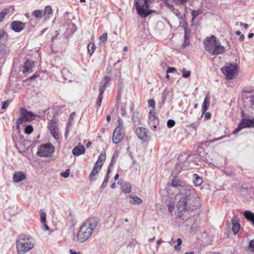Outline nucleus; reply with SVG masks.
I'll list each match as a JSON object with an SVG mask.
<instances>
[{
  "label": "nucleus",
  "instance_id": "774afa93",
  "mask_svg": "<svg viewBox=\"0 0 254 254\" xmlns=\"http://www.w3.org/2000/svg\"><path fill=\"white\" fill-rule=\"evenodd\" d=\"M43 226H44V227L45 228V230H49V227L48 226V225L47 224L46 222H44V223H42Z\"/></svg>",
  "mask_w": 254,
  "mask_h": 254
},
{
  "label": "nucleus",
  "instance_id": "9d476101",
  "mask_svg": "<svg viewBox=\"0 0 254 254\" xmlns=\"http://www.w3.org/2000/svg\"><path fill=\"white\" fill-rule=\"evenodd\" d=\"M25 27V23L19 21H14L10 24V28L15 32H20Z\"/></svg>",
  "mask_w": 254,
  "mask_h": 254
},
{
  "label": "nucleus",
  "instance_id": "b1692460",
  "mask_svg": "<svg viewBox=\"0 0 254 254\" xmlns=\"http://www.w3.org/2000/svg\"><path fill=\"white\" fill-rule=\"evenodd\" d=\"M9 50L7 48L5 44H0V55L1 56H5L9 54Z\"/></svg>",
  "mask_w": 254,
  "mask_h": 254
},
{
  "label": "nucleus",
  "instance_id": "69168bd1",
  "mask_svg": "<svg viewBox=\"0 0 254 254\" xmlns=\"http://www.w3.org/2000/svg\"><path fill=\"white\" fill-rule=\"evenodd\" d=\"M240 26L244 27L245 28H246V29H247L249 27L248 24H247L246 23H242V22L240 23Z\"/></svg>",
  "mask_w": 254,
  "mask_h": 254
},
{
  "label": "nucleus",
  "instance_id": "a18cd8bd",
  "mask_svg": "<svg viewBox=\"0 0 254 254\" xmlns=\"http://www.w3.org/2000/svg\"><path fill=\"white\" fill-rule=\"evenodd\" d=\"M40 217L41 222L42 223H44L46 221V214L44 212H41L40 213Z\"/></svg>",
  "mask_w": 254,
  "mask_h": 254
},
{
  "label": "nucleus",
  "instance_id": "423d86ee",
  "mask_svg": "<svg viewBox=\"0 0 254 254\" xmlns=\"http://www.w3.org/2000/svg\"><path fill=\"white\" fill-rule=\"evenodd\" d=\"M239 66L234 63L229 64L225 67V71H223V74L225 75L228 82L230 83L229 86L233 87L234 84L231 82V81L236 78L238 75Z\"/></svg>",
  "mask_w": 254,
  "mask_h": 254
},
{
  "label": "nucleus",
  "instance_id": "2f4dec72",
  "mask_svg": "<svg viewBox=\"0 0 254 254\" xmlns=\"http://www.w3.org/2000/svg\"><path fill=\"white\" fill-rule=\"evenodd\" d=\"M202 13V11L201 10H193L191 11V15H192V20H194V19L199 14Z\"/></svg>",
  "mask_w": 254,
  "mask_h": 254
},
{
  "label": "nucleus",
  "instance_id": "4d7b16f0",
  "mask_svg": "<svg viewBox=\"0 0 254 254\" xmlns=\"http://www.w3.org/2000/svg\"><path fill=\"white\" fill-rule=\"evenodd\" d=\"M211 117V114L209 112H206L204 115V119L205 120L209 119Z\"/></svg>",
  "mask_w": 254,
  "mask_h": 254
},
{
  "label": "nucleus",
  "instance_id": "bb28decb",
  "mask_svg": "<svg viewBox=\"0 0 254 254\" xmlns=\"http://www.w3.org/2000/svg\"><path fill=\"white\" fill-rule=\"evenodd\" d=\"M106 159V154L105 153H101L98 159L95 164H97V166L99 165H102L103 166V162Z\"/></svg>",
  "mask_w": 254,
  "mask_h": 254
},
{
  "label": "nucleus",
  "instance_id": "e2e57ef3",
  "mask_svg": "<svg viewBox=\"0 0 254 254\" xmlns=\"http://www.w3.org/2000/svg\"><path fill=\"white\" fill-rule=\"evenodd\" d=\"M4 31L3 29L0 30V40L4 36Z\"/></svg>",
  "mask_w": 254,
  "mask_h": 254
},
{
  "label": "nucleus",
  "instance_id": "a19ab883",
  "mask_svg": "<svg viewBox=\"0 0 254 254\" xmlns=\"http://www.w3.org/2000/svg\"><path fill=\"white\" fill-rule=\"evenodd\" d=\"M167 127L169 128H171L173 127L175 125V122L174 120L172 119H169L167 122Z\"/></svg>",
  "mask_w": 254,
  "mask_h": 254
},
{
  "label": "nucleus",
  "instance_id": "f704fd0d",
  "mask_svg": "<svg viewBox=\"0 0 254 254\" xmlns=\"http://www.w3.org/2000/svg\"><path fill=\"white\" fill-rule=\"evenodd\" d=\"M33 131V128L32 126L28 125L26 126L24 129V132L25 133L30 134H31Z\"/></svg>",
  "mask_w": 254,
  "mask_h": 254
},
{
  "label": "nucleus",
  "instance_id": "864d4df0",
  "mask_svg": "<svg viewBox=\"0 0 254 254\" xmlns=\"http://www.w3.org/2000/svg\"><path fill=\"white\" fill-rule=\"evenodd\" d=\"M177 4H182L186 2L188 0H173Z\"/></svg>",
  "mask_w": 254,
  "mask_h": 254
},
{
  "label": "nucleus",
  "instance_id": "e433bc0d",
  "mask_svg": "<svg viewBox=\"0 0 254 254\" xmlns=\"http://www.w3.org/2000/svg\"><path fill=\"white\" fill-rule=\"evenodd\" d=\"M56 123L52 121L49 124V129L51 132H53L56 130Z\"/></svg>",
  "mask_w": 254,
  "mask_h": 254
},
{
  "label": "nucleus",
  "instance_id": "7ed1b4c3",
  "mask_svg": "<svg viewBox=\"0 0 254 254\" xmlns=\"http://www.w3.org/2000/svg\"><path fill=\"white\" fill-rule=\"evenodd\" d=\"M35 245V240L32 237L20 235L16 240L18 254H24L32 250Z\"/></svg>",
  "mask_w": 254,
  "mask_h": 254
},
{
  "label": "nucleus",
  "instance_id": "3c124183",
  "mask_svg": "<svg viewBox=\"0 0 254 254\" xmlns=\"http://www.w3.org/2000/svg\"><path fill=\"white\" fill-rule=\"evenodd\" d=\"M190 44V39H185L184 42L182 45L183 48H185Z\"/></svg>",
  "mask_w": 254,
  "mask_h": 254
},
{
  "label": "nucleus",
  "instance_id": "9b49d317",
  "mask_svg": "<svg viewBox=\"0 0 254 254\" xmlns=\"http://www.w3.org/2000/svg\"><path fill=\"white\" fill-rule=\"evenodd\" d=\"M249 121H250V119H243L237 127L233 131V133L236 134L242 128L250 127V123Z\"/></svg>",
  "mask_w": 254,
  "mask_h": 254
},
{
  "label": "nucleus",
  "instance_id": "5701e85b",
  "mask_svg": "<svg viewBox=\"0 0 254 254\" xmlns=\"http://www.w3.org/2000/svg\"><path fill=\"white\" fill-rule=\"evenodd\" d=\"M121 189L126 193H129L131 190V186L130 183L125 182L122 185Z\"/></svg>",
  "mask_w": 254,
  "mask_h": 254
},
{
  "label": "nucleus",
  "instance_id": "c9c22d12",
  "mask_svg": "<svg viewBox=\"0 0 254 254\" xmlns=\"http://www.w3.org/2000/svg\"><path fill=\"white\" fill-rule=\"evenodd\" d=\"M183 75L182 76L184 78H188L190 75V71H186L185 68H183L182 69Z\"/></svg>",
  "mask_w": 254,
  "mask_h": 254
},
{
  "label": "nucleus",
  "instance_id": "f3484780",
  "mask_svg": "<svg viewBox=\"0 0 254 254\" xmlns=\"http://www.w3.org/2000/svg\"><path fill=\"white\" fill-rule=\"evenodd\" d=\"M101 167L102 165L97 166V164H95L94 168L89 176V178L91 181L96 180L95 176L100 172L101 169Z\"/></svg>",
  "mask_w": 254,
  "mask_h": 254
},
{
  "label": "nucleus",
  "instance_id": "a878e982",
  "mask_svg": "<svg viewBox=\"0 0 254 254\" xmlns=\"http://www.w3.org/2000/svg\"><path fill=\"white\" fill-rule=\"evenodd\" d=\"M132 121L134 123H138L140 121V115L138 112L135 111L132 116Z\"/></svg>",
  "mask_w": 254,
  "mask_h": 254
},
{
  "label": "nucleus",
  "instance_id": "473e14b6",
  "mask_svg": "<svg viewBox=\"0 0 254 254\" xmlns=\"http://www.w3.org/2000/svg\"><path fill=\"white\" fill-rule=\"evenodd\" d=\"M9 12V10L7 9H5L1 12H0V22L2 21L5 16L7 15Z\"/></svg>",
  "mask_w": 254,
  "mask_h": 254
},
{
  "label": "nucleus",
  "instance_id": "dca6fc26",
  "mask_svg": "<svg viewBox=\"0 0 254 254\" xmlns=\"http://www.w3.org/2000/svg\"><path fill=\"white\" fill-rule=\"evenodd\" d=\"M85 152V148L83 145L78 144L75 147L72 151V154L75 156H79L84 154Z\"/></svg>",
  "mask_w": 254,
  "mask_h": 254
},
{
  "label": "nucleus",
  "instance_id": "72a5a7b5",
  "mask_svg": "<svg viewBox=\"0 0 254 254\" xmlns=\"http://www.w3.org/2000/svg\"><path fill=\"white\" fill-rule=\"evenodd\" d=\"M103 94H104V93H103L102 90H101V92H99V96H98V100H97V105L99 107H100V106L101 105L102 101V99H103Z\"/></svg>",
  "mask_w": 254,
  "mask_h": 254
},
{
  "label": "nucleus",
  "instance_id": "338daca9",
  "mask_svg": "<svg viewBox=\"0 0 254 254\" xmlns=\"http://www.w3.org/2000/svg\"><path fill=\"white\" fill-rule=\"evenodd\" d=\"M166 5L168 8H169L171 10H173L174 9L173 6L172 4H170L169 3H167Z\"/></svg>",
  "mask_w": 254,
  "mask_h": 254
},
{
  "label": "nucleus",
  "instance_id": "2eb2a0df",
  "mask_svg": "<svg viewBox=\"0 0 254 254\" xmlns=\"http://www.w3.org/2000/svg\"><path fill=\"white\" fill-rule=\"evenodd\" d=\"M34 63L30 60H27L23 65V73H29L32 71Z\"/></svg>",
  "mask_w": 254,
  "mask_h": 254
},
{
  "label": "nucleus",
  "instance_id": "680f3d73",
  "mask_svg": "<svg viewBox=\"0 0 254 254\" xmlns=\"http://www.w3.org/2000/svg\"><path fill=\"white\" fill-rule=\"evenodd\" d=\"M69 253L70 254H81V253L80 252H75V251H74L72 249H70L69 250Z\"/></svg>",
  "mask_w": 254,
  "mask_h": 254
},
{
  "label": "nucleus",
  "instance_id": "20e7f679",
  "mask_svg": "<svg viewBox=\"0 0 254 254\" xmlns=\"http://www.w3.org/2000/svg\"><path fill=\"white\" fill-rule=\"evenodd\" d=\"M203 43L205 50L211 55H217L222 52V46L216 41V37L214 35L206 38Z\"/></svg>",
  "mask_w": 254,
  "mask_h": 254
},
{
  "label": "nucleus",
  "instance_id": "a211bd4d",
  "mask_svg": "<svg viewBox=\"0 0 254 254\" xmlns=\"http://www.w3.org/2000/svg\"><path fill=\"white\" fill-rule=\"evenodd\" d=\"M110 80L111 78L110 77L106 76L104 77V79L100 82L101 86L99 88V92H101V90H102L103 93H104V91Z\"/></svg>",
  "mask_w": 254,
  "mask_h": 254
},
{
  "label": "nucleus",
  "instance_id": "c85d7f7f",
  "mask_svg": "<svg viewBox=\"0 0 254 254\" xmlns=\"http://www.w3.org/2000/svg\"><path fill=\"white\" fill-rule=\"evenodd\" d=\"M88 53L91 56L94 52L95 46L93 43H90L87 46Z\"/></svg>",
  "mask_w": 254,
  "mask_h": 254
},
{
  "label": "nucleus",
  "instance_id": "bf43d9fd",
  "mask_svg": "<svg viewBox=\"0 0 254 254\" xmlns=\"http://www.w3.org/2000/svg\"><path fill=\"white\" fill-rule=\"evenodd\" d=\"M190 127L195 129L197 127V124L196 123H193L191 124H190Z\"/></svg>",
  "mask_w": 254,
  "mask_h": 254
},
{
  "label": "nucleus",
  "instance_id": "f03ea898",
  "mask_svg": "<svg viewBox=\"0 0 254 254\" xmlns=\"http://www.w3.org/2000/svg\"><path fill=\"white\" fill-rule=\"evenodd\" d=\"M98 224L97 219L91 218L86 220L80 226L76 236V242L83 243L91 236Z\"/></svg>",
  "mask_w": 254,
  "mask_h": 254
},
{
  "label": "nucleus",
  "instance_id": "ea45409f",
  "mask_svg": "<svg viewBox=\"0 0 254 254\" xmlns=\"http://www.w3.org/2000/svg\"><path fill=\"white\" fill-rule=\"evenodd\" d=\"M107 34L106 33H104L100 37V41L102 43H105L107 40Z\"/></svg>",
  "mask_w": 254,
  "mask_h": 254
},
{
  "label": "nucleus",
  "instance_id": "37998d69",
  "mask_svg": "<svg viewBox=\"0 0 254 254\" xmlns=\"http://www.w3.org/2000/svg\"><path fill=\"white\" fill-rule=\"evenodd\" d=\"M109 176H106L104 181H103V182L102 184V186H101L102 188L104 189L107 187L108 183L109 182Z\"/></svg>",
  "mask_w": 254,
  "mask_h": 254
},
{
  "label": "nucleus",
  "instance_id": "603ef678",
  "mask_svg": "<svg viewBox=\"0 0 254 254\" xmlns=\"http://www.w3.org/2000/svg\"><path fill=\"white\" fill-rule=\"evenodd\" d=\"M176 70V68L173 67H169L167 70V73H172Z\"/></svg>",
  "mask_w": 254,
  "mask_h": 254
},
{
  "label": "nucleus",
  "instance_id": "393cba45",
  "mask_svg": "<svg viewBox=\"0 0 254 254\" xmlns=\"http://www.w3.org/2000/svg\"><path fill=\"white\" fill-rule=\"evenodd\" d=\"M193 177L194 178L193 180L194 184L196 186H200L202 183V178L195 174L193 175Z\"/></svg>",
  "mask_w": 254,
  "mask_h": 254
},
{
  "label": "nucleus",
  "instance_id": "aec40b11",
  "mask_svg": "<svg viewBox=\"0 0 254 254\" xmlns=\"http://www.w3.org/2000/svg\"><path fill=\"white\" fill-rule=\"evenodd\" d=\"M232 231H233V233L235 235H236L240 231V224L239 223L238 221L236 220L235 218L232 219Z\"/></svg>",
  "mask_w": 254,
  "mask_h": 254
},
{
  "label": "nucleus",
  "instance_id": "4c0bfd02",
  "mask_svg": "<svg viewBox=\"0 0 254 254\" xmlns=\"http://www.w3.org/2000/svg\"><path fill=\"white\" fill-rule=\"evenodd\" d=\"M126 104L125 103H121V114L122 116H124L126 114Z\"/></svg>",
  "mask_w": 254,
  "mask_h": 254
},
{
  "label": "nucleus",
  "instance_id": "f8f14e48",
  "mask_svg": "<svg viewBox=\"0 0 254 254\" xmlns=\"http://www.w3.org/2000/svg\"><path fill=\"white\" fill-rule=\"evenodd\" d=\"M122 130L120 129V127H117L116 128L113 132L112 137V141L113 143L116 144L122 139Z\"/></svg>",
  "mask_w": 254,
  "mask_h": 254
},
{
  "label": "nucleus",
  "instance_id": "49530a36",
  "mask_svg": "<svg viewBox=\"0 0 254 254\" xmlns=\"http://www.w3.org/2000/svg\"><path fill=\"white\" fill-rule=\"evenodd\" d=\"M10 101L9 100H6L2 103V105L1 106V109L5 110L6 109L8 105H9Z\"/></svg>",
  "mask_w": 254,
  "mask_h": 254
},
{
  "label": "nucleus",
  "instance_id": "4be33fe9",
  "mask_svg": "<svg viewBox=\"0 0 254 254\" xmlns=\"http://www.w3.org/2000/svg\"><path fill=\"white\" fill-rule=\"evenodd\" d=\"M129 203L131 204H140L142 202L141 198L137 196H129Z\"/></svg>",
  "mask_w": 254,
  "mask_h": 254
},
{
  "label": "nucleus",
  "instance_id": "412c9836",
  "mask_svg": "<svg viewBox=\"0 0 254 254\" xmlns=\"http://www.w3.org/2000/svg\"><path fill=\"white\" fill-rule=\"evenodd\" d=\"M245 217L249 221L251 222L254 225V213L252 212L246 210L244 213Z\"/></svg>",
  "mask_w": 254,
  "mask_h": 254
},
{
  "label": "nucleus",
  "instance_id": "de8ad7c7",
  "mask_svg": "<svg viewBox=\"0 0 254 254\" xmlns=\"http://www.w3.org/2000/svg\"><path fill=\"white\" fill-rule=\"evenodd\" d=\"M118 123V125L117 127H120V129L123 130V128H124L123 121H122V120L121 119L119 118Z\"/></svg>",
  "mask_w": 254,
  "mask_h": 254
},
{
  "label": "nucleus",
  "instance_id": "ddd939ff",
  "mask_svg": "<svg viewBox=\"0 0 254 254\" xmlns=\"http://www.w3.org/2000/svg\"><path fill=\"white\" fill-rule=\"evenodd\" d=\"M137 137L143 141H145L147 137V131L144 127H138L136 129Z\"/></svg>",
  "mask_w": 254,
  "mask_h": 254
},
{
  "label": "nucleus",
  "instance_id": "5fc2aeb1",
  "mask_svg": "<svg viewBox=\"0 0 254 254\" xmlns=\"http://www.w3.org/2000/svg\"><path fill=\"white\" fill-rule=\"evenodd\" d=\"M250 104L251 107H252L254 105V96H251L250 100Z\"/></svg>",
  "mask_w": 254,
  "mask_h": 254
},
{
  "label": "nucleus",
  "instance_id": "4468645a",
  "mask_svg": "<svg viewBox=\"0 0 254 254\" xmlns=\"http://www.w3.org/2000/svg\"><path fill=\"white\" fill-rule=\"evenodd\" d=\"M26 178V174L23 172H16L13 176V179L14 182L19 183Z\"/></svg>",
  "mask_w": 254,
  "mask_h": 254
},
{
  "label": "nucleus",
  "instance_id": "79ce46f5",
  "mask_svg": "<svg viewBox=\"0 0 254 254\" xmlns=\"http://www.w3.org/2000/svg\"><path fill=\"white\" fill-rule=\"evenodd\" d=\"M190 30L189 28H185L184 39H190Z\"/></svg>",
  "mask_w": 254,
  "mask_h": 254
},
{
  "label": "nucleus",
  "instance_id": "58836bf2",
  "mask_svg": "<svg viewBox=\"0 0 254 254\" xmlns=\"http://www.w3.org/2000/svg\"><path fill=\"white\" fill-rule=\"evenodd\" d=\"M52 9L50 6H47L44 11H43V14H50L52 13Z\"/></svg>",
  "mask_w": 254,
  "mask_h": 254
},
{
  "label": "nucleus",
  "instance_id": "8fccbe9b",
  "mask_svg": "<svg viewBox=\"0 0 254 254\" xmlns=\"http://www.w3.org/2000/svg\"><path fill=\"white\" fill-rule=\"evenodd\" d=\"M69 175V172L68 169L66 170L65 172H62L61 173V176L64 178H68Z\"/></svg>",
  "mask_w": 254,
  "mask_h": 254
},
{
  "label": "nucleus",
  "instance_id": "39448f33",
  "mask_svg": "<svg viewBox=\"0 0 254 254\" xmlns=\"http://www.w3.org/2000/svg\"><path fill=\"white\" fill-rule=\"evenodd\" d=\"M152 0H134V6L139 16L145 18L153 13L154 11L149 9V3Z\"/></svg>",
  "mask_w": 254,
  "mask_h": 254
},
{
  "label": "nucleus",
  "instance_id": "6ab92c4d",
  "mask_svg": "<svg viewBox=\"0 0 254 254\" xmlns=\"http://www.w3.org/2000/svg\"><path fill=\"white\" fill-rule=\"evenodd\" d=\"M210 105V95L208 93L205 97L202 106V112L204 114L208 109V107Z\"/></svg>",
  "mask_w": 254,
  "mask_h": 254
},
{
  "label": "nucleus",
  "instance_id": "6e6d98bb",
  "mask_svg": "<svg viewBox=\"0 0 254 254\" xmlns=\"http://www.w3.org/2000/svg\"><path fill=\"white\" fill-rule=\"evenodd\" d=\"M250 127H254V119H250Z\"/></svg>",
  "mask_w": 254,
  "mask_h": 254
},
{
  "label": "nucleus",
  "instance_id": "09e8293b",
  "mask_svg": "<svg viewBox=\"0 0 254 254\" xmlns=\"http://www.w3.org/2000/svg\"><path fill=\"white\" fill-rule=\"evenodd\" d=\"M240 192L241 195H245L248 192V189L245 187H242L240 189Z\"/></svg>",
  "mask_w": 254,
  "mask_h": 254
},
{
  "label": "nucleus",
  "instance_id": "0eeeda50",
  "mask_svg": "<svg viewBox=\"0 0 254 254\" xmlns=\"http://www.w3.org/2000/svg\"><path fill=\"white\" fill-rule=\"evenodd\" d=\"M21 117L17 120L16 124L18 126L23 123V122H29L34 120L36 118V115L31 111H27L25 108H21L20 110Z\"/></svg>",
  "mask_w": 254,
  "mask_h": 254
},
{
  "label": "nucleus",
  "instance_id": "6e6552de",
  "mask_svg": "<svg viewBox=\"0 0 254 254\" xmlns=\"http://www.w3.org/2000/svg\"><path fill=\"white\" fill-rule=\"evenodd\" d=\"M54 151L55 147L52 144L50 143L43 144L39 147L37 155L42 157H49Z\"/></svg>",
  "mask_w": 254,
  "mask_h": 254
},
{
  "label": "nucleus",
  "instance_id": "13d9d810",
  "mask_svg": "<svg viewBox=\"0 0 254 254\" xmlns=\"http://www.w3.org/2000/svg\"><path fill=\"white\" fill-rule=\"evenodd\" d=\"M51 133L53 134V136L55 138H59V134L55 130L53 132H51Z\"/></svg>",
  "mask_w": 254,
  "mask_h": 254
},
{
  "label": "nucleus",
  "instance_id": "052dcab7",
  "mask_svg": "<svg viewBox=\"0 0 254 254\" xmlns=\"http://www.w3.org/2000/svg\"><path fill=\"white\" fill-rule=\"evenodd\" d=\"M174 206L172 205H168V210L170 212H172L174 210Z\"/></svg>",
  "mask_w": 254,
  "mask_h": 254
},
{
  "label": "nucleus",
  "instance_id": "1a4fd4ad",
  "mask_svg": "<svg viewBox=\"0 0 254 254\" xmlns=\"http://www.w3.org/2000/svg\"><path fill=\"white\" fill-rule=\"evenodd\" d=\"M155 112L153 109L150 110L148 114L149 124L153 128H156L158 125L159 120L155 115Z\"/></svg>",
  "mask_w": 254,
  "mask_h": 254
},
{
  "label": "nucleus",
  "instance_id": "f257e3e1",
  "mask_svg": "<svg viewBox=\"0 0 254 254\" xmlns=\"http://www.w3.org/2000/svg\"><path fill=\"white\" fill-rule=\"evenodd\" d=\"M171 186L179 191L177 194L179 200L176 205L179 211L178 216L184 220L183 217L185 213L191 212L200 206V199L191 186L177 177L172 181Z\"/></svg>",
  "mask_w": 254,
  "mask_h": 254
},
{
  "label": "nucleus",
  "instance_id": "0e129e2a",
  "mask_svg": "<svg viewBox=\"0 0 254 254\" xmlns=\"http://www.w3.org/2000/svg\"><path fill=\"white\" fill-rule=\"evenodd\" d=\"M112 166V163L111 162L110 164V166L109 167L108 169V171H107V175H106V176H109V174L110 173L111 170V168H110V166Z\"/></svg>",
  "mask_w": 254,
  "mask_h": 254
},
{
  "label": "nucleus",
  "instance_id": "7c9ffc66",
  "mask_svg": "<svg viewBox=\"0 0 254 254\" xmlns=\"http://www.w3.org/2000/svg\"><path fill=\"white\" fill-rule=\"evenodd\" d=\"M247 251L249 253L254 254V239L249 242V245L247 247Z\"/></svg>",
  "mask_w": 254,
  "mask_h": 254
},
{
  "label": "nucleus",
  "instance_id": "cd10ccee",
  "mask_svg": "<svg viewBox=\"0 0 254 254\" xmlns=\"http://www.w3.org/2000/svg\"><path fill=\"white\" fill-rule=\"evenodd\" d=\"M74 115H75V113L73 112L70 115L69 120H68V122L67 123V124H66V132H65V137L66 136V135H67V134L68 133L69 127H70V126L71 125V122L73 120V116Z\"/></svg>",
  "mask_w": 254,
  "mask_h": 254
},
{
  "label": "nucleus",
  "instance_id": "c756f323",
  "mask_svg": "<svg viewBox=\"0 0 254 254\" xmlns=\"http://www.w3.org/2000/svg\"><path fill=\"white\" fill-rule=\"evenodd\" d=\"M43 14V10H35L32 12L33 16L37 18H41Z\"/></svg>",
  "mask_w": 254,
  "mask_h": 254
},
{
  "label": "nucleus",
  "instance_id": "c03bdc74",
  "mask_svg": "<svg viewBox=\"0 0 254 254\" xmlns=\"http://www.w3.org/2000/svg\"><path fill=\"white\" fill-rule=\"evenodd\" d=\"M148 105L150 107H152V109H154L155 106V102L153 99H150L148 101Z\"/></svg>",
  "mask_w": 254,
  "mask_h": 254
}]
</instances>
